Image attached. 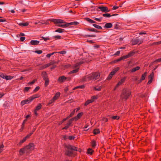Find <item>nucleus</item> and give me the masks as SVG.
Instances as JSON below:
<instances>
[{"mask_svg": "<svg viewBox=\"0 0 161 161\" xmlns=\"http://www.w3.org/2000/svg\"><path fill=\"white\" fill-rule=\"evenodd\" d=\"M112 26V24L110 23H106L105 26H104V27L107 28H109L111 27Z\"/></svg>", "mask_w": 161, "mask_h": 161, "instance_id": "ddd939ff", "label": "nucleus"}, {"mask_svg": "<svg viewBox=\"0 0 161 161\" xmlns=\"http://www.w3.org/2000/svg\"><path fill=\"white\" fill-rule=\"evenodd\" d=\"M61 36H54V37L56 39H60L61 38Z\"/></svg>", "mask_w": 161, "mask_h": 161, "instance_id": "5fc2aeb1", "label": "nucleus"}, {"mask_svg": "<svg viewBox=\"0 0 161 161\" xmlns=\"http://www.w3.org/2000/svg\"><path fill=\"white\" fill-rule=\"evenodd\" d=\"M44 80L45 81V86H47L49 83L48 79V78H47L46 80Z\"/></svg>", "mask_w": 161, "mask_h": 161, "instance_id": "a19ab883", "label": "nucleus"}, {"mask_svg": "<svg viewBox=\"0 0 161 161\" xmlns=\"http://www.w3.org/2000/svg\"><path fill=\"white\" fill-rule=\"evenodd\" d=\"M25 39V37H21L20 38V40L21 41H23Z\"/></svg>", "mask_w": 161, "mask_h": 161, "instance_id": "e2e57ef3", "label": "nucleus"}, {"mask_svg": "<svg viewBox=\"0 0 161 161\" xmlns=\"http://www.w3.org/2000/svg\"><path fill=\"white\" fill-rule=\"evenodd\" d=\"M140 67L139 66H137L134 68L132 69L131 70V72H135L136 71L140 69Z\"/></svg>", "mask_w": 161, "mask_h": 161, "instance_id": "a211bd4d", "label": "nucleus"}, {"mask_svg": "<svg viewBox=\"0 0 161 161\" xmlns=\"http://www.w3.org/2000/svg\"><path fill=\"white\" fill-rule=\"evenodd\" d=\"M92 25L95 28L98 29H102V28L100 26L97 25L95 24H93Z\"/></svg>", "mask_w": 161, "mask_h": 161, "instance_id": "393cba45", "label": "nucleus"}, {"mask_svg": "<svg viewBox=\"0 0 161 161\" xmlns=\"http://www.w3.org/2000/svg\"><path fill=\"white\" fill-rule=\"evenodd\" d=\"M83 61H80V62H79V63H77L76 65H75V68H78V66L81 64H83Z\"/></svg>", "mask_w": 161, "mask_h": 161, "instance_id": "72a5a7b5", "label": "nucleus"}, {"mask_svg": "<svg viewBox=\"0 0 161 161\" xmlns=\"http://www.w3.org/2000/svg\"><path fill=\"white\" fill-rule=\"evenodd\" d=\"M66 79V78L64 76H62L60 77L58 80L61 82H63L64 80Z\"/></svg>", "mask_w": 161, "mask_h": 161, "instance_id": "2eb2a0df", "label": "nucleus"}, {"mask_svg": "<svg viewBox=\"0 0 161 161\" xmlns=\"http://www.w3.org/2000/svg\"><path fill=\"white\" fill-rule=\"evenodd\" d=\"M55 101V100H53V98L51 99L48 103L49 104H51L53 103Z\"/></svg>", "mask_w": 161, "mask_h": 161, "instance_id": "3c124183", "label": "nucleus"}, {"mask_svg": "<svg viewBox=\"0 0 161 161\" xmlns=\"http://www.w3.org/2000/svg\"><path fill=\"white\" fill-rule=\"evenodd\" d=\"M74 68H75V69L72 70L69 73V74H71L72 73H74L77 72L79 70V68H75V66H74Z\"/></svg>", "mask_w": 161, "mask_h": 161, "instance_id": "6ab92c4d", "label": "nucleus"}, {"mask_svg": "<svg viewBox=\"0 0 161 161\" xmlns=\"http://www.w3.org/2000/svg\"><path fill=\"white\" fill-rule=\"evenodd\" d=\"M29 103V100L28 99L27 100H24L22 101L21 103L22 105H23L25 104L28 103Z\"/></svg>", "mask_w": 161, "mask_h": 161, "instance_id": "dca6fc26", "label": "nucleus"}, {"mask_svg": "<svg viewBox=\"0 0 161 161\" xmlns=\"http://www.w3.org/2000/svg\"><path fill=\"white\" fill-rule=\"evenodd\" d=\"M55 63H56L55 62L53 61V62H51L47 64L46 65H45L44 66H43L41 67L40 68V69H44L47 67H49V66H50L51 65L53 64H54Z\"/></svg>", "mask_w": 161, "mask_h": 161, "instance_id": "6e6552de", "label": "nucleus"}, {"mask_svg": "<svg viewBox=\"0 0 161 161\" xmlns=\"http://www.w3.org/2000/svg\"><path fill=\"white\" fill-rule=\"evenodd\" d=\"M51 21L55 24H57V26L62 28H66L71 25H77L79 24V23L76 21L66 23L63 20L61 19H51Z\"/></svg>", "mask_w": 161, "mask_h": 161, "instance_id": "f257e3e1", "label": "nucleus"}, {"mask_svg": "<svg viewBox=\"0 0 161 161\" xmlns=\"http://www.w3.org/2000/svg\"><path fill=\"white\" fill-rule=\"evenodd\" d=\"M143 39L142 38L137 37L131 41L132 44L135 45L136 44H139L141 43L142 42Z\"/></svg>", "mask_w": 161, "mask_h": 161, "instance_id": "423d86ee", "label": "nucleus"}, {"mask_svg": "<svg viewBox=\"0 0 161 161\" xmlns=\"http://www.w3.org/2000/svg\"><path fill=\"white\" fill-rule=\"evenodd\" d=\"M119 69V67H117L114 69L113 71H112L111 72H112L113 74L114 75L115 73Z\"/></svg>", "mask_w": 161, "mask_h": 161, "instance_id": "4be33fe9", "label": "nucleus"}, {"mask_svg": "<svg viewBox=\"0 0 161 161\" xmlns=\"http://www.w3.org/2000/svg\"><path fill=\"white\" fill-rule=\"evenodd\" d=\"M93 152V151L92 150V149L89 148L88 149L87 153H88L92 154V153Z\"/></svg>", "mask_w": 161, "mask_h": 161, "instance_id": "c9c22d12", "label": "nucleus"}, {"mask_svg": "<svg viewBox=\"0 0 161 161\" xmlns=\"http://www.w3.org/2000/svg\"><path fill=\"white\" fill-rule=\"evenodd\" d=\"M30 88V87H25V91H27Z\"/></svg>", "mask_w": 161, "mask_h": 161, "instance_id": "6e6d98bb", "label": "nucleus"}, {"mask_svg": "<svg viewBox=\"0 0 161 161\" xmlns=\"http://www.w3.org/2000/svg\"><path fill=\"white\" fill-rule=\"evenodd\" d=\"M64 30L61 28H58L57 30H56L55 31L56 32L62 33L63 32Z\"/></svg>", "mask_w": 161, "mask_h": 161, "instance_id": "cd10ccee", "label": "nucleus"}, {"mask_svg": "<svg viewBox=\"0 0 161 161\" xmlns=\"http://www.w3.org/2000/svg\"><path fill=\"white\" fill-rule=\"evenodd\" d=\"M126 79V77H125L123 78L120 81H119L118 83L117 84L116 86V87L114 89V90H115L117 87L119 86V85H121L125 81V80Z\"/></svg>", "mask_w": 161, "mask_h": 161, "instance_id": "1a4fd4ad", "label": "nucleus"}, {"mask_svg": "<svg viewBox=\"0 0 161 161\" xmlns=\"http://www.w3.org/2000/svg\"><path fill=\"white\" fill-rule=\"evenodd\" d=\"M102 17H101L99 18H96L95 19V20L97 21H100L102 20Z\"/></svg>", "mask_w": 161, "mask_h": 161, "instance_id": "49530a36", "label": "nucleus"}, {"mask_svg": "<svg viewBox=\"0 0 161 161\" xmlns=\"http://www.w3.org/2000/svg\"><path fill=\"white\" fill-rule=\"evenodd\" d=\"M19 25L21 26H27L28 25H29V24L28 23H19Z\"/></svg>", "mask_w": 161, "mask_h": 161, "instance_id": "5701e85b", "label": "nucleus"}, {"mask_svg": "<svg viewBox=\"0 0 161 161\" xmlns=\"http://www.w3.org/2000/svg\"><path fill=\"white\" fill-rule=\"evenodd\" d=\"M94 89L96 91H100L101 90V86H99L98 88L95 87H94Z\"/></svg>", "mask_w": 161, "mask_h": 161, "instance_id": "09e8293b", "label": "nucleus"}, {"mask_svg": "<svg viewBox=\"0 0 161 161\" xmlns=\"http://www.w3.org/2000/svg\"><path fill=\"white\" fill-rule=\"evenodd\" d=\"M67 149L65 151V154L67 156L73 157L76 155L75 151H77V148L73 146L68 145L65 146Z\"/></svg>", "mask_w": 161, "mask_h": 161, "instance_id": "f03ea898", "label": "nucleus"}, {"mask_svg": "<svg viewBox=\"0 0 161 161\" xmlns=\"http://www.w3.org/2000/svg\"><path fill=\"white\" fill-rule=\"evenodd\" d=\"M88 30L90 31H93L95 32H99V31L96 30V29L92 28L91 29H88Z\"/></svg>", "mask_w": 161, "mask_h": 161, "instance_id": "c85d7f7f", "label": "nucleus"}, {"mask_svg": "<svg viewBox=\"0 0 161 161\" xmlns=\"http://www.w3.org/2000/svg\"><path fill=\"white\" fill-rule=\"evenodd\" d=\"M42 75L44 80H46L48 78H47V74L45 71H43L42 72Z\"/></svg>", "mask_w": 161, "mask_h": 161, "instance_id": "f3484780", "label": "nucleus"}, {"mask_svg": "<svg viewBox=\"0 0 161 161\" xmlns=\"http://www.w3.org/2000/svg\"><path fill=\"white\" fill-rule=\"evenodd\" d=\"M35 52L38 54H40L42 53V51L41 50H37L35 51Z\"/></svg>", "mask_w": 161, "mask_h": 161, "instance_id": "de8ad7c7", "label": "nucleus"}, {"mask_svg": "<svg viewBox=\"0 0 161 161\" xmlns=\"http://www.w3.org/2000/svg\"><path fill=\"white\" fill-rule=\"evenodd\" d=\"M37 97L36 96L35 97H32L28 98V99L29 100V102H30L31 101H32L33 100L34 98H37Z\"/></svg>", "mask_w": 161, "mask_h": 161, "instance_id": "58836bf2", "label": "nucleus"}, {"mask_svg": "<svg viewBox=\"0 0 161 161\" xmlns=\"http://www.w3.org/2000/svg\"><path fill=\"white\" fill-rule=\"evenodd\" d=\"M149 79H150V80L147 83L149 84H150L152 82V80L153 79H151V78H149Z\"/></svg>", "mask_w": 161, "mask_h": 161, "instance_id": "bf43d9fd", "label": "nucleus"}, {"mask_svg": "<svg viewBox=\"0 0 161 161\" xmlns=\"http://www.w3.org/2000/svg\"><path fill=\"white\" fill-rule=\"evenodd\" d=\"M126 59V58H125V56H123V57H120L117 60V61H119L121 60H122L123 59Z\"/></svg>", "mask_w": 161, "mask_h": 161, "instance_id": "ea45409f", "label": "nucleus"}, {"mask_svg": "<svg viewBox=\"0 0 161 161\" xmlns=\"http://www.w3.org/2000/svg\"><path fill=\"white\" fill-rule=\"evenodd\" d=\"M155 62H161V58L157 59L155 61Z\"/></svg>", "mask_w": 161, "mask_h": 161, "instance_id": "774afa93", "label": "nucleus"}, {"mask_svg": "<svg viewBox=\"0 0 161 161\" xmlns=\"http://www.w3.org/2000/svg\"><path fill=\"white\" fill-rule=\"evenodd\" d=\"M131 92L129 90L124 89L123 90L120 96L122 100H125L128 98Z\"/></svg>", "mask_w": 161, "mask_h": 161, "instance_id": "7ed1b4c3", "label": "nucleus"}, {"mask_svg": "<svg viewBox=\"0 0 161 161\" xmlns=\"http://www.w3.org/2000/svg\"><path fill=\"white\" fill-rule=\"evenodd\" d=\"M57 53H59L62 54H64L66 53V51H61L59 52H58Z\"/></svg>", "mask_w": 161, "mask_h": 161, "instance_id": "603ef678", "label": "nucleus"}, {"mask_svg": "<svg viewBox=\"0 0 161 161\" xmlns=\"http://www.w3.org/2000/svg\"><path fill=\"white\" fill-rule=\"evenodd\" d=\"M86 20L88 21L89 22L91 23H95L96 22L93 20L92 19H90L89 18H86Z\"/></svg>", "mask_w": 161, "mask_h": 161, "instance_id": "b1692460", "label": "nucleus"}, {"mask_svg": "<svg viewBox=\"0 0 161 161\" xmlns=\"http://www.w3.org/2000/svg\"><path fill=\"white\" fill-rule=\"evenodd\" d=\"M60 93L59 92L56 93L54 96L53 97V100H55V101L57 100L60 96Z\"/></svg>", "mask_w": 161, "mask_h": 161, "instance_id": "aec40b11", "label": "nucleus"}, {"mask_svg": "<svg viewBox=\"0 0 161 161\" xmlns=\"http://www.w3.org/2000/svg\"><path fill=\"white\" fill-rule=\"evenodd\" d=\"M13 78V77L11 76H8V75H6L5 79H6L7 80H11Z\"/></svg>", "mask_w": 161, "mask_h": 161, "instance_id": "bb28decb", "label": "nucleus"}, {"mask_svg": "<svg viewBox=\"0 0 161 161\" xmlns=\"http://www.w3.org/2000/svg\"><path fill=\"white\" fill-rule=\"evenodd\" d=\"M135 53L133 52H132L129 53L128 55L125 56V58H129L134 55V54Z\"/></svg>", "mask_w": 161, "mask_h": 161, "instance_id": "4468645a", "label": "nucleus"}, {"mask_svg": "<svg viewBox=\"0 0 161 161\" xmlns=\"http://www.w3.org/2000/svg\"><path fill=\"white\" fill-rule=\"evenodd\" d=\"M100 132L99 129H96L94 130L93 133L94 134H97Z\"/></svg>", "mask_w": 161, "mask_h": 161, "instance_id": "7c9ffc66", "label": "nucleus"}, {"mask_svg": "<svg viewBox=\"0 0 161 161\" xmlns=\"http://www.w3.org/2000/svg\"><path fill=\"white\" fill-rule=\"evenodd\" d=\"M114 28L116 29H118V26L117 24H115L114 25Z\"/></svg>", "mask_w": 161, "mask_h": 161, "instance_id": "680f3d73", "label": "nucleus"}, {"mask_svg": "<svg viewBox=\"0 0 161 161\" xmlns=\"http://www.w3.org/2000/svg\"><path fill=\"white\" fill-rule=\"evenodd\" d=\"M119 117L117 116H114L112 117V118L113 119H119Z\"/></svg>", "mask_w": 161, "mask_h": 161, "instance_id": "37998d69", "label": "nucleus"}, {"mask_svg": "<svg viewBox=\"0 0 161 161\" xmlns=\"http://www.w3.org/2000/svg\"><path fill=\"white\" fill-rule=\"evenodd\" d=\"M83 114V113H79L77 116L75 117L72 118L73 120H78L80 118L82 115Z\"/></svg>", "mask_w": 161, "mask_h": 161, "instance_id": "9b49d317", "label": "nucleus"}, {"mask_svg": "<svg viewBox=\"0 0 161 161\" xmlns=\"http://www.w3.org/2000/svg\"><path fill=\"white\" fill-rule=\"evenodd\" d=\"M25 152V147L19 150V153H20V155H21V153H23Z\"/></svg>", "mask_w": 161, "mask_h": 161, "instance_id": "473e14b6", "label": "nucleus"}, {"mask_svg": "<svg viewBox=\"0 0 161 161\" xmlns=\"http://www.w3.org/2000/svg\"><path fill=\"white\" fill-rule=\"evenodd\" d=\"M39 43V41L37 40H31L30 43L32 45H37Z\"/></svg>", "mask_w": 161, "mask_h": 161, "instance_id": "f8f14e48", "label": "nucleus"}, {"mask_svg": "<svg viewBox=\"0 0 161 161\" xmlns=\"http://www.w3.org/2000/svg\"><path fill=\"white\" fill-rule=\"evenodd\" d=\"M147 74V72H145L142 75L141 80L140 82H141L142 81L144 80L145 76H146Z\"/></svg>", "mask_w": 161, "mask_h": 161, "instance_id": "412c9836", "label": "nucleus"}, {"mask_svg": "<svg viewBox=\"0 0 161 161\" xmlns=\"http://www.w3.org/2000/svg\"><path fill=\"white\" fill-rule=\"evenodd\" d=\"M103 16L104 17H109L111 16V15L108 13H106L103 14Z\"/></svg>", "mask_w": 161, "mask_h": 161, "instance_id": "f704fd0d", "label": "nucleus"}, {"mask_svg": "<svg viewBox=\"0 0 161 161\" xmlns=\"http://www.w3.org/2000/svg\"><path fill=\"white\" fill-rule=\"evenodd\" d=\"M4 147V146L3 144H1L0 145V153H1L2 151L3 150V148Z\"/></svg>", "mask_w": 161, "mask_h": 161, "instance_id": "4c0bfd02", "label": "nucleus"}, {"mask_svg": "<svg viewBox=\"0 0 161 161\" xmlns=\"http://www.w3.org/2000/svg\"><path fill=\"white\" fill-rule=\"evenodd\" d=\"M92 147H94L96 146V142L95 141H93L92 142Z\"/></svg>", "mask_w": 161, "mask_h": 161, "instance_id": "79ce46f5", "label": "nucleus"}, {"mask_svg": "<svg viewBox=\"0 0 161 161\" xmlns=\"http://www.w3.org/2000/svg\"><path fill=\"white\" fill-rule=\"evenodd\" d=\"M75 137L73 136H69V140H72L74 139Z\"/></svg>", "mask_w": 161, "mask_h": 161, "instance_id": "13d9d810", "label": "nucleus"}, {"mask_svg": "<svg viewBox=\"0 0 161 161\" xmlns=\"http://www.w3.org/2000/svg\"><path fill=\"white\" fill-rule=\"evenodd\" d=\"M120 53V51H117L115 54L114 55H118Z\"/></svg>", "mask_w": 161, "mask_h": 161, "instance_id": "4d7b16f0", "label": "nucleus"}, {"mask_svg": "<svg viewBox=\"0 0 161 161\" xmlns=\"http://www.w3.org/2000/svg\"><path fill=\"white\" fill-rule=\"evenodd\" d=\"M93 101V99L88 100L85 103V105H87L89 103H92Z\"/></svg>", "mask_w": 161, "mask_h": 161, "instance_id": "a878e982", "label": "nucleus"}, {"mask_svg": "<svg viewBox=\"0 0 161 161\" xmlns=\"http://www.w3.org/2000/svg\"><path fill=\"white\" fill-rule=\"evenodd\" d=\"M113 75H114L113 74V73L111 72L108 77V79L109 80L111 79Z\"/></svg>", "mask_w": 161, "mask_h": 161, "instance_id": "e433bc0d", "label": "nucleus"}, {"mask_svg": "<svg viewBox=\"0 0 161 161\" xmlns=\"http://www.w3.org/2000/svg\"><path fill=\"white\" fill-rule=\"evenodd\" d=\"M58 52H53L51 53L48 54L47 55V58H49L50 57V56L52 55H53V54L57 53Z\"/></svg>", "mask_w": 161, "mask_h": 161, "instance_id": "2f4dec72", "label": "nucleus"}, {"mask_svg": "<svg viewBox=\"0 0 161 161\" xmlns=\"http://www.w3.org/2000/svg\"><path fill=\"white\" fill-rule=\"evenodd\" d=\"M98 8L100 9L102 11L105 13L108 12L110 11V10L109 9L106 7L104 6H99Z\"/></svg>", "mask_w": 161, "mask_h": 161, "instance_id": "0eeeda50", "label": "nucleus"}, {"mask_svg": "<svg viewBox=\"0 0 161 161\" xmlns=\"http://www.w3.org/2000/svg\"><path fill=\"white\" fill-rule=\"evenodd\" d=\"M39 88H40V87L39 86L36 87L35 88V89L34 90L33 92H36L37 91H38L39 89Z\"/></svg>", "mask_w": 161, "mask_h": 161, "instance_id": "8fccbe9b", "label": "nucleus"}, {"mask_svg": "<svg viewBox=\"0 0 161 161\" xmlns=\"http://www.w3.org/2000/svg\"><path fill=\"white\" fill-rule=\"evenodd\" d=\"M6 75H4L3 74H2L0 75V76L3 79H5Z\"/></svg>", "mask_w": 161, "mask_h": 161, "instance_id": "864d4df0", "label": "nucleus"}, {"mask_svg": "<svg viewBox=\"0 0 161 161\" xmlns=\"http://www.w3.org/2000/svg\"><path fill=\"white\" fill-rule=\"evenodd\" d=\"M73 119H72V118L70 119L68 123L66 124V125L65 127L63 128L62 129L65 130L67 129L68 128L69 126L72 123V121H73Z\"/></svg>", "mask_w": 161, "mask_h": 161, "instance_id": "9d476101", "label": "nucleus"}, {"mask_svg": "<svg viewBox=\"0 0 161 161\" xmlns=\"http://www.w3.org/2000/svg\"><path fill=\"white\" fill-rule=\"evenodd\" d=\"M119 8L118 7H117V6H114L113 8V10H115V9H116L117 8Z\"/></svg>", "mask_w": 161, "mask_h": 161, "instance_id": "338daca9", "label": "nucleus"}, {"mask_svg": "<svg viewBox=\"0 0 161 161\" xmlns=\"http://www.w3.org/2000/svg\"><path fill=\"white\" fill-rule=\"evenodd\" d=\"M100 73L98 72L93 73L88 75V78L89 80H95L99 78Z\"/></svg>", "mask_w": 161, "mask_h": 161, "instance_id": "20e7f679", "label": "nucleus"}, {"mask_svg": "<svg viewBox=\"0 0 161 161\" xmlns=\"http://www.w3.org/2000/svg\"><path fill=\"white\" fill-rule=\"evenodd\" d=\"M36 81V80H33L32 82L29 83V84H32L35 82Z\"/></svg>", "mask_w": 161, "mask_h": 161, "instance_id": "69168bd1", "label": "nucleus"}, {"mask_svg": "<svg viewBox=\"0 0 161 161\" xmlns=\"http://www.w3.org/2000/svg\"><path fill=\"white\" fill-rule=\"evenodd\" d=\"M26 140V137H25L22 140H21L19 142V144H22L24 142H25Z\"/></svg>", "mask_w": 161, "mask_h": 161, "instance_id": "c03bdc74", "label": "nucleus"}, {"mask_svg": "<svg viewBox=\"0 0 161 161\" xmlns=\"http://www.w3.org/2000/svg\"><path fill=\"white\" fill-rule=\"evenodd\" d=\"M75 109L74 110V111H72V112L70 114V115L71 116H72V115H73L74 114V113H75Z\"/></svg>", "mask_w": 161, "mask_h": 161, "instance_id": "052dcab7", "label": "nucleus"}, {"mask_svg": "<svg viewBox=\"0 0 161 161\" xmlns=\"http://www.w3.org/2000/svg\"><path fill=\"white\" fill-rule=\"evenodd\" d=\"M154 75V73L153 72H152L151 74L149 76V78L153 79V76Z\"/></svg>", "mask_w": 161, "mask_h": 161, "instance_id": "a18cd8bd", "label": "nucleus"}, {"mask_svg": "<svg viewBox=\"0 0 161 161\" xmlns=\"http://www.w3.org/2000/svg\"><path fill=\"white\" fill-rule=\"evenodd\" d=\"M42 107V105L41 104L39 103L38 104V105L37 106V107L36 108V110H39Z\"/></svg>", "mask_w": 161, "mask_h": 161, "instance_id": "c756f323", "label": "nucleus"}, {"mask_svg": "<svg viewBox=\"0 0 161 161\" xmlns=\"http://www.w3.org/2000/svg\"><path fill=\"white\" fill-rule=\"evenodd\" d=\"M32 132L31 133H30V134L27 135L25 137H26V139L28 138L32 134Z\"/></svg>", "mask_w": 161, "mask_h": 161, "instance_id": "0e129e2a", "label": "nucleus"}, {"mask_svg": "<svg viewBox=\"0 0 161 161\" xmlns=\"http://www.w3.org/2000/svg\"><path fill=\"white\" fill-rule=\"evenodd\" d=\"M34 145L32 143H30L28 145L25 147V152L28 153L29 152L34 149Z\"/></svg>", "mask_w": 161, "mask_h": 161, "instance_id": "39448f33", "label": "nucleus"}]
</instances>
